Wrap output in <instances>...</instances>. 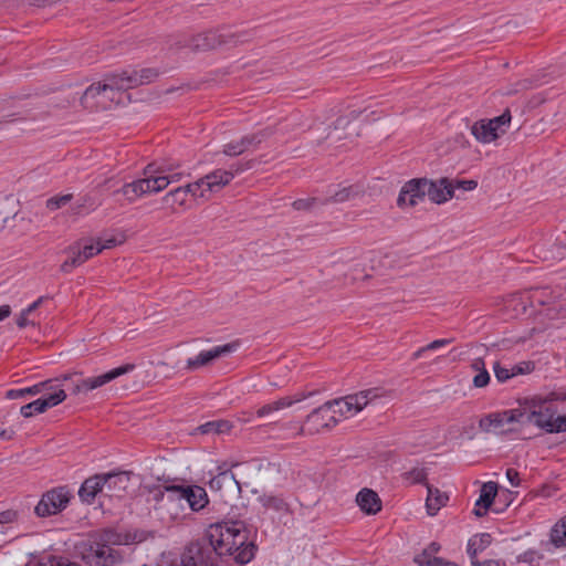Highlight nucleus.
Listing matches in <instances>:
<instances>
[{"label": "nucleus", "instance_id": "c9c22d12", "mask_svg": "<svg viewBox=\"0 0 566 566\" xmlns=\"http://www.w3.org/2000/svg\"><path fill=\"white\" fill-rule=\"evenodd\" d=\"M539 408L537 415L533 419V424L539 428V423H543L545 421L552 422L553 418L556 413V409H553L551 406H545V400H541L537 398V403Z\"/></svg>", "mask_w": 566, "mask_h": 566}, {"label": "nucleus", "instance_id": "49530a36", "mask_svg": "<svg viewBox=\"0 0 566 566\" xmlns=\"http://www.w3.org/2000/svg\"><path fill=\"white\" fill-rule=\"evenodd\" d=\"M534 86L535 85H534V81L533 80L525 78V80L516 82L513 85V87L509 91V94H514V93H520L522 91H527V90L533 88Z\"/></svg>", "mask_w": 566, "mask_h": 566}, {"label": "nucleus", "instance_id": "c85d7f7f", "mask_svg": "<svg viewBox=\"0 0 566 566\" xmlns=\"http://www.w3.org/2000/svg\"><path fill=\"white\" fill-rule=\"evenodd\" d=\"M233 428L229 420L220 419L208 421L197 428L201 434H223L229 433Z\"/></svg>", "mask_w": 566, "mask_h": 566}, {"label": "nucleus", "instance_id": "f257e3e1", "mask_svg": "<svg viewBox=\"0 0 566 566\" xmlns=\"http://www.w3.org/2000/svg\"><path fill=\"white\" fill-rule=\"evenodd\" d=\"M156 76L157 73L151 69L109 74L103 82L94 83L84 91L81 104L90 109L99 106L105 108L107 101H115L122 92L150 83Z\"/></svg>", "mask_w": 566, "mask_h": 566}, {"label": "nucleus", "instance_id": "72a5a7b5", "mask_svg": "<svg viewBox=\"0 0 566 566\" xmlns=\"http://www.w3.org/2000/svg\"><path fill=\"white\" fill-rule=\"evenodd\" d=\"M182 188H184L187 197L190 196L195 200L207 201L210 198V195H209L208 190L206 189V185H205L202 177L199 178L195 182H190L186 186H182Z\"/></svg>", "mask_w": 566, "mask_h": 566}, {"label": "nucleus", "instance_id": "9d476101", "mask_svg": "<svg viewBox=\"0 0 566 566\" xmlns=\"http://www.w3.org/2000/svg\"><path fill=\"white\" fill-rule=\"evenodd\" d=\"M135 365L126 364L120 367L114 368L105 374L88 377L76 382L72 389L73 395L87 394L94 389H97L112 380L134 370Z\"/></svg>", "mask_w": 566, "mask_h": 566}, {"label": "nucleus", "instance_id": "79ce46f5", "mask_svg": "<svg viewBox=\"0 0 566 566\" xmlns=\"http://www.w3.org/2000/svg\"><path fill=\"white\" fill-rule=\"evenodd\" d=\"M357 193L355 191V188L353 186L344 187L339 191L335 192L328 198V201L332 202H344L349 200L352 197H354Z\"/></svg>", "mask_w": 566, "mask_h": 566}, {"label": "nucleus", "instance_id": "9b49d317", "mask_svg": "<svg viewBox=\"0 0 566 566\" xmlns=\"http://www.w3.org/2000/svg\"><path fill=\"white\" fill-rule=\"evenodd\" d=\"M249 168H251L250 163L247 165H234L232 166V169L229 170L216 169L202 177L206 189L208 190L209 195L218 192L223 187L229 185L237 174H240Z\"/></svg>", "mask_w": 566, "mask_h": 566}, {"label": "nucleus", "instance_id": "f704fd0d", "mask_svg": "<svg viewBox=\"0 0 566 566\" xmlns=\"http://www.w3.org/2000/svg\"><path fill=\"white\" fill-rule=\"evenodd\" d=\"M548 544L556 548L566 546V518L560 520L552 527Z\"/></svg>", "mask_w": 566, "mask_h": 566}, {"label": "nucleus", "instance_id": "13d9d810", "mask_svg": "<svg viewBox=\"0 0 566 566\" xmlns=\"http://www.w3.org/2000/svg\"><path fill=\"white\" fill-rule=\"evenodd\" d=\"M472 566H501L500 560L496 559H488L484 562H479L476 558L471 559Z\"/></svg>", "mask_w": 566, "mask_h": 566}, {"label": "nucleus", "instance_id": "dca6fc26", "mask_svg": "<svg viewBox=\"0 0 566 566\" xmlns=\"http://www.w3.org/2000/svg\"><path fill=\"white\" fill-rule=\"evenodd\" d=\"M235 349L234 344H226L221 346H214L211 349L202 350L197 356L187 359L186 369L197 370L203 366L211 364L213 360L227 355Z\"/></svg>", "mask_w": 566, "mask_h": 566}, {"label": "nucleus", "instance_id": "2f4dec72", "mask_svg": "<svg viewBox=\"0 0 566 566\" xmlns=\"http://www.w3.org/2000/svg\"><path fill=\"white\" fill-rule=\"evenodd\" d=\"M260 501L265 510H271L279 514L291 512L290 504L282 496L263 495Z\"/></svg>", "mask_w": 566, "mask_h": 566}, {"label": "nucleus", "instance_id": "680f3d73", "mask_svg": "<svg viewBox=\"0 0 566 566\" xmlns=\"http://www.w3.org/2000/svg\"><path fill=\"white\" fill-rule=\"evenodd\" d=\"M44 296H40L36 301H34L32 304H30L25 310V314H31L34 312L44 301Z\"/></svg>", "mask_w": 566, "mask_h": 566}, {"label": "nucleus", "instance_id": "864d4df0", "mask_svg": "<svg viewBox=\"0 0 566 566\" xmlns=\"http://www.w3.org/2000/svg\"><path fill=\"white\" fill-rule=\"evenodd\" d=\"M315 202L314 198L308 199H297L293 202V208L295 210H307L312 207V205Z\"/></svg>", "mask_w": 566, "mask_h": 566}, {"label": "nucleus", "instance_id": "a878e982", "mask_svg": "<svg viewBox=\"0 0 566 566\" xmlns=\"http://www.w3.org/2000/svg\"><path fill=\"white\" fill-rule=\"evenodd\" d=\"M426 485L428 490L426 507L429 515H436L438 511L447 504L449 496L447 493L441 492L439 489L433 488L430 484Z\"/></svg>", "mask_w": 566, "mask_h": 566}, {"label": "nucleus", "instance_id": "f3484780", "mask_svg": "<svg viewBox=\"0 0 566 566\" xmlns=\"http://www.w3.org/2000/svg\"><path fill=\"white\" fill-rule=\"evenodd\" d=\"M422 185L426 187L427 197L434 203H444L453 197V182L447 178L437 181L424 179Z\"/></svg>", "mask_w": 566, "mask_h": 566}, {"label": "nucleus", "instance_id": "7c9ffc66", "mask_svg": "<svg viewBox=\"0 0 566 566\" xmlns=\"http://www.w3.org/2000/svg\"><path fill=\"white\" fill-rule=\"evenodd\" d=\"M53 380H54V385H52L51 389H54V391L48 392L46 395H44L43 397L40 398L42 400V402L44 403V407L46 410L49 408L60 405L61 402H63L66 399V392L62 388V385L60 384V379H53Z\"/></svg>", "mask_w": 566, "mask_h": 566}, {"label": "nucleus", "instance_id": "423d86ee", "mask_svg": "<svg viewBox=\"0 0 566 566\" xmlns=\"http://www.w3.org/2000/svg\"><path fill=\"white\" fill-rule=\"evenodd\" d=\"M338 423L339 418L334 413L328 400L306 416L304 424L297 427L295 436H314L329 431Z\"/></svg>", "mask_w": 566, "mask_h": 566}, {"label": "nucleus", "instance_id": "de8ad7c7", "mask_svg": "<svg viewBox=\"0 0 566 566\" xmlns=\"http://www.w3.org/2000/svg\"><path fill=\"white\" fill-rule=\"evenodd\" d=\"M490 382V374L486 369L480 370L474 377H473V386L475 388H483Z\"/></svg>", "mask_w": 566, "mask_h": 566}, {"label": "nucleus", "instance_id": "4468645a", "mask_svg": "<svg viewBox=\"0 0 566 566\" xmlns=\"http://www.w3.org/2000/svg\"><path fill=\"white\" fill-rule=\"evenodd\" d=\"M87 559L92 566H115L122 562V554L113 546L95 543L91 546Z\"/></svg>", "mask_w": 566, "mask_h": 566}, {"label": "nucleus", "instance_id": "7ed1b4c3", "mask_svg": "<svg viewBox=\"0 0 566 566\" xmlns=\"http://www.w3.org/2000/svg\"><path fill=\"white\" fill-rule=\"evenodd\" d=\"M155 510L166 522L184 520L187 515L182 500L181 485H165L154 490Z\"/></svg>", "mask_w": 566, "mask_h": 566}, {"label": "nucleus", "instance_id": "39448f33", "mask_svg": "<svg viewBox=\"0 0 566 566\" xmlns=\"http://www.w3.org/2000/svg\"><path fill=\"white\" fill-rule=\"evenodd\" d=\"M382 397L379 388H369L340 398L329 400L334 413L342 419H348L359 413L374 400Z\"/></svg>", "mask_w": 566, "mask_h": 566}, {"label": "nucleus", "instance_id": "09e8293b", "mask_svg": "<svg viewBox=\"0 0 566 566\" xmlns=\"http://www.w3.org/2000/svg\"><path fill=\"white\" fill-rule=\"evenodd\" d=\"M535 398H539L541 400H545V406L553 401H564L566 400V394L559 391H552L545 396H535Z\"/></svg>", "mask_w": 566, "mask_h": 566}, {"label": "nucleus", "instance_id": "4c0bfd02", "mask_svg": "<svg viewBox=\"0 0 566 566\" xmlns=\"http://www.w3.org/2000/svg\"><path fill=\"white\" fill-rule=\"evenodd\" d=\"M539 428L548 433L566 432V415L553 418L552 422L545 421L539 423Z\"/></svg>", "mask_w": 566, "mask_h": 566}, {"label": "nucleus", "instance_id": "338daca9", "mask_svg": "<svg viewBox=\"0 0 566 566\" xmlns=\"http://www.w3.org/2000/svg\"><path fill=\"white\" fill-rule=\"evenodd\" d=\"M90 207L91 209H95V203L91 201L88 197H84L82 202L78 205V208Z\"/></svg>", "mask_w": 566, "mask_h": 566}, {"label": "nucleus", "instance_id": "0e129e2a", "mask_svg": "<svg viewBox=\"0 0 566 566\" xmlns=\"http://www.w3.org/2000/svg\"><path fill=\"white\" fill-rule=\"evenodd\" d=\"M24 396L23 389H11L7 392V397L10 399H17Z\"/></svg>", "mask_w": 566, "mask_h": 566}, {"label": "nucleus", "instance_id": "052dcab7", "mask_svg": "<svg viewBox=\"0 0 566 566\" xmlns=\"http://www.w3.org/2000/svg\"><path fill=\"white\" fill-rule=\"evenodd\" d=\"M440 545L436 542H432L428 547H426L421 554H428V557L436 556L439 552Z\"/></svg>", "mask_w": 566, "mask_h": 566}, {"label": "nucleus", "instance_id": "774afa93", "mask_svg": "<svg viewBox=\"0 0 566 566\" xmlns=\"http://www.w3.org/2000/svg\"><path fill=\"white\" fill-rule=\"evenodd\" d=\"M427 350H428V349H424V346H423V347H421V348H419L417 352H415V353L412 354V359H413V360L419 359V358L423 355V353H424V352H427Z\"/></svg>", "mask_w": 566, "mask_h": 566}, {"label": "nucleus", "instance_id": "6e6d98bb", "mask_svg": "<svg viewBox=\"0 0 566 566\" xmlns=\"http://www.w3.org/2000/svg\"><path fill=\"white\" fill-rule=\"evenodd\" d=\"M506 478L512 486H518L521 483L520 473L515 469H512V468L507 469Z\"/></svg>", "mask_w": 566, "mask_h": 566}, {"label": "nucleus", "instance_id": "6e6552de", "mask_svg": "<svg viewBox=\"0 0 566 566\" xmlns=\"http://www.w3.org/2000/svg\"><path fill=\"white\" fill-rule=\"evenodd\" d=\"M70 499L71 494L65 486L54 488L42 495L34 512L40 517L57 514L67 506Z\"/></svg>", "mask_w": 566, "mask_h": 566}, {"label": "nucleus", "instance_id": "f03ea898", "mask_svg": "<svg viewBox=\"0 0 566 566\" xmlns=\"http://www.w3.org/2000/svg\"><path fill=\"white\" fill-rule=\"evenodd\" d=\"M170 170L171 168L166 164L160 166L149 164L144 169L143 178L124 184L114 193L122 195L128 203H133L143 196L160 192L169 186L163 172Z\"/></svg>", "mask_w": 566, "mask_h": 566}, {"label": "nucleus", "instance_id": "a211bd4d", "mask_svg": "<svg viewBox=\"0 0 566 566\" xmlns=\"http://www.w3.org/2000/svg\"><path fill=\"white\" fill-rule=\"evenodd\" d=\"M512 419H515L514 413L509 410L492 412L480 419L479 427L488 433H504L506 431L504 427L511 424Z\"/></svg>", "mask_w": 566, "mask_h": 566}, {"label": "nucleus", "instance_id": "c03bdc74", "mask_svg": "<svg viewBox=\"0 0 566 566\" xmlns=\"http://www.w3.org/2000/svg\"><path fill=\"white\" fill-rule=\"evenodd\" d=\"M493 371L499 382H505L514 377V373H512L511 368L503 367L497 361L493 365Z\"/></svg>", "mask_w": 566, "mask_h": 566}, {"label": "nucleus", "instance_id": "a18cd8bd", "mask_svg": "<svg viewBox=\"0 0 566 566\" xmlns=\"http://www.w3.org/2000/svg\"><path fill=\"white\" fill-rule=\"evenodd\" d=\"M511 369L512 373H514V376L526 375L534 370V364L531 361H521L516 365H513Z\"/></svg>", "mask_w": 566, "mask_h": 566}, {"label": "nucleus", "instance_id": "8fccbe9b", "mask_svg": "<svg viewBox=\"0 0 566 566\" xmlns=\"http://www.w3.org/2000/svg\"><path fill=\"white\" fill-rule=\"evenodd\" d=\"M454 190L462 189L464 191L474 190L478 187V181L475 180H457L453 182Z\"/></svg>", "mask_w": 566, "mask_h": 566}, {"label": "nucleus", "instance_id": "6ab92c4d", "mask_svg": "<svg viewBox=\"0 0 566 566\" xmlns=\"http://www.w3.org/2000/svg\"><path fill=\"white\" fill-rule=\"evenodd\" d=\"M312 395H313V392H308V394L300 392V394H296L294 396L281 397V398H279V399H276L274 401H271V402L265 403L262 407H260L256 410V417L258 418L270 417L274 412L283 410L285 408H290L293 405H295L296 402H301V401H303L304 399L308 398Z\"/></svg>", "mask_w": 566, "mask_h": 566}, {"label": "nucleus", "instance_id": "ddd939ff", "mask_svg": "<svg viewBox=\"0 0 566 566\" xmlns=\"http://www.w3.org/2000/svg\"><path fill=\"white\" fill-rule=\"evenodd\" d=\"M270 129H262L253 134L245 135L237 142H230L223 146V154L227 156H239L251 148H256L262 142L271 136Z\"/></svg>", "mask_w": 566, "mask_h": 566}, {"label": "nucleus", "instance_id": "1a4fd4ad", "mask_svg": "<svg viewBox=\"0 0 566 566\" xmlns=\"http://www.w3.org/2000/svg\"><path fill=\"white\" fill-rule=\"evenodd\" d=\"M115 245V240L111 239L105 241V243L101 244L97 242L96 244L91 243L87 245H84L83 248L80 247H71L69 249L70 256L62 263L61 271L69 273L72 271V269L80 266L84 262H86L92 256L98 254L104 249H109Z\"/></svg>", "mask_w": 566, "mask_h": 566}, {"label": "nucleus", "instance_id": "69168bd1", "mask_svg": "<svg viewBox=\"0 0 566 566\" xmlns=\"http://www.w3.org/2000/svg\"><path fill=\"white\" fill-rule=\"evenodd\" d=\"M11 314V307L9 305L0 306V322L7 318Z\"/></svg>", "mask_w": 566, "mask_h": 566}, {"label": "nucleus", "instance_id": "4d7b16f0", "mask_svg": "<svg viewBox=\"0 0 566 566\" xmlns=\"http://www.w3.org/2000/svg\"><path fill=\"white\" fill-rule=\"evenodd\" d=\"M38 566H80L75 563H64L55 558L49 559L46 563H40Z\"/></svg>", "mask_w": 566, "mask_h": 566}, {"label": "nucleus", "instance_id": "473e14b6", "mask_svg": "<svg viewBox=\"0 0 566 566\" xmlns=\"http://www.w3.org/2000/svg\"><path fill=\"white\" fill-rule=\"evenodd\" d=\"M187 198L188 197L181 186V187H177V188L170 190L169 192H167L161 198V201H163V203L167 205L171 209H175L176 206L186 208L187 207Z\"/></svg>", "mask_w": 566, "mask_h": 566}, {"label": "nucleus", "instance_id": "20e7f679", "mask_svg": "<svg viewBox=\"0 0 566 566\" xmlns=\"http://www.w3.org/2000/svg\"><path fill=\"white\" fill-rule=\"evenodd\" d=\"M248 39V32H232L230 30H210L207 32L192 35L186 42L185 45L193 51H208L223 46H234L239 43L247 42Z\"/></svg>", "mask_w": 566, "mask_h": 566}, {"label": "nucleus", "instance_id": "5fc2aeb1", "mask_svg": "<svg viewBox=\"0 0 566 566\" xmlns=\"http://www.w3.org/2000/svg\"><path fill=\"white\" fill-rule=\"evenodd\" d=\"M451 342H452L451 338L436 339V340L429 343L428 345H426L424 349L436 350V349L441 348V347H443L446 345H449Z\"/></svg>", "mask_w": 566, "mask_h": 566}, {"label": "nucleus", "instance_id": "0eeeda50", "mask_svg": "<svg viewBox=\"0 0 566 566\" xmlns=\"http://www.w3.org/2000/svg\"><path fill=\"white\" fill-rule=\"evenodd\" d=\"M511 113L506 109L502 115L492 119H481L471 126V134L478 142L489 144L504 134L511 123Z\"/></svg>", "mask_w": 566, "mask_h": 566}, {"label": "nucleus", "instance_id": "2eb2a0df", "mask_svg": "<svg viewBox=\"0 0 566 566\" xmlns=\"http://www.w3.org/2000/svg\"><path fill=\"white\" fill-rule=\"evenodd\" d=\"M423 181L424 179H412L406 182L399 192L397 205L400 208H405L415 207L422 202L427 197L426 187L422 185Z\"/></svg>", "mask_w": 566, "mask_h": 566}, {"label": "nucleus", "instance_id": "393cba45", "mask_svg": "<svg viewBox=\"0 0 566 566\" xmlns=\"http://www.w3.org/2000/svg\"><path fill=\"white\" fill-rule=\"evenodd\" d=\"M520 298L521 303L523 304V311H525L526 303H528L531 307H535L537 305H546L551 303L553 297L551 291L547 287H541L523 292Z\"/></svg>", "mask_w": 566, "mask_h": 566}, {"label": "nucleus", "instance_id": "37998d69", "mask_svg": "<svg viewBox=\"0 0 566 566\" xmlns=\"http://www.w3.org/2000/svg\"><path fill=\"white\" fill-rule=\"evenodd\" d=\"M52 385H54V380H50L49 379V380L35 384V385H33L31 387L23 388L24 396L25 395L35 396V395L42 394L46 389L52 388Z\"/></svg>", "mask_w": 566, "mask_h": 566}, {"label": "nucleus", "instance_id": "5701e85b", "mask_svg": "<svg viewBox=\"0 0 566 566\" xmlns=\"http://www.w3.org/2000/svg\"><path fill=\"white\" fill-rule=\"evenodd\" d=\"M497 493V485L495 482H486L480 490V496L475 502L473 513L478 517H482L486 514L488 509L492 504Z\"/></svg>", "mask_w": 566, "mask_h": 566}, {"label": "nucleus", "instance_id": "a19ab883", "mask_svg": "<svg viewBox=\"0 0 566 566\" xmlns=\"http://www.w3.org/2000/svg\"><path fill=\"white\" fill-rule=\"evenodd\" d=\"M72 198L71 193L52 197L46 200V208L51 211L57 210L67 205Z\"/></svg>", "mask_w": 566, "mask_h": 566}, {"label": "nucleus", "instance_id": "e433bc0d", "mask_svg": "<svg viewBox=\"0 0 566 566\" xmlns=\"http://www.w3.org/2000/svg\"><path fill=\"white\" fill-rule=\"evenodd\" d=\"M415 563L418 566H458L453 562L446 560L441 557L431 556L428 557V554H419L415 557Z\"/></svg>", "mask_w": 566, "mask_h": 566}, {"label": "nucleus", "instance_id": "aec40b11", "mask_svg": "<svg viewBox=\"0 0 566 566\" xmlns=\"http://www.w3.org/2000/svg\"><path fill=\"white\" fill-rule=\"evenodd\" d=\"M181 494L185 505L192 512L203 510L209 503L206 490L199 485H181Z\"/></svg>", "mask_w": 566, "mask_h": 566}, {"label": "nucleus", "instance_id": "bb28decb", "mask_svg": "<svg viewBox=\"0 0 566 566\" xmlns=\"http://www.w3.org/2000/svg\"><path fill=\"white\" fill-rule=\"evenodd\" d=\"M359 114V112L353 111L346 116L338 117L334 124L333 130L327 134L326 138L331 139L333 143L348 138V135H342L338 130H344L352 120L358 118Z\"/></svg>", "mask_w": 566, "mask_h": 566}, {"label": "nucleus", "instance_id": "c756f323", "mask_svg": "<svg viewBox=\"0 0 566 566\" xmlns=\"http://www.w3.org/2000/svg\"><path fill=\"white\" fill-rule=\"evenodd\" d=\"M492 542L488 533L476 534L469 539L467 552L471 559L476 558L478 554L484 551Z\"/></svg>", "mask_w": 566, "mask_h": 566}, {"label": "nucleus", "instance_id": "4be33fe9", "mask_svg": "<svg viewBox=\"0 0 566 566\" xmlns=\"http://www.w3.org/2000/svg\"><path fill=\"white\" fill-rule=\"evenodd\" d=\"M98 494L105 496L103 474L86 479L78 490L80 499L87 504H92Z\"/></svg>", "mask_w": 566, "mask_h": 566}, {"label": "nucleus", "instance_id": "412c9836", "mask_svg": "<svg viewBox=\"0 0 566 566\" xmlns=\"http://www.w3.org/2000/svg\"><path fill=\"white\" fill-rule=\"evenodd\" d=\"M537 398L531 397V398H524L523 400L518 401V407L514 409H509V412L514 413V418L512 419V423L518 422L522 424L525 423H532L534 417L538 412V406Z\"/></svg>", "mask_w": 566, "mask_h": 566}, {"label": "nucleus", "instance_id": "cd10ccee", "mask_svg": "<svg viewBox=\"0 0 566 566\" xmlns=\"http://www.w3.org/2000/svg\"><path fill=\"white\" fill-rule=\"evenodd\" d=\"M218 470V474L209 481L212 490L220 491L223 488H231L233 484H238L234 474L229 469L219 467Z\"/></svg>", "mask_w": 566, "mask_h": 566}, {"label": "nucleus", "instance_id": "e2e57ef3", "mask_svg": "<svg viewBox=\"0 0 566 566\" xmlns=\"http://www.w3.org/2000/svg\"><path fill=\"white\" fill-rule=\"evenodd\" d=\"M471 367L473 370H475L476 373H479L480 370H483V369H486L485 368V363L482 358H475L472 364H471Z\"/></svg>", "mask_w": 566, "mask_h": 566}, {"label": "nucleus", "instance_id": "58836bf2", "mask_svg": "<svg viewBox=\"0 0 566 566\" xmlns=\"http://www.w3.org/2000/svg\"><path fill=\"white\" fill-rule=\"evenodd\" d=\"M44 411H46V409L40 398L22 406L20 409V412L24 418H30L36 413H43Z\"/></svg>", "mask_w": 566, "mask_h": 566}, {"label": "nucleus", "instance_id": "bf43d9fd", "mask_svg": "<svg viewBox=\"0 0 566 566\" xmlns=\"http://www.w3.org/2000/svg\"><path fill=\"white\" fill-rule=\"evenodd\" d=\"M30 314H25V310H23L20 315L17 317V325L20 328H24L30 324V321L28 319V316Z\"/></svg>", "mask_w": 566, "mask_h": 566}, {"label": "nucleus", "instance_id": "b1692460", "mask_svg": "<svg viewBox=\"0 0 566 566\" xmlns=\"http://www.w3.org/2000/svg\"><path fill=\"white\" fill-rule=\"evenodd\" d=\"M356 502L360 510L368 515H374L381 510L380 497L375 491L367 488L358 492Z\"/></svg>", "mask_w": 566, "mask_h": 566}, {"label": "nucleus", "instance_id": "f8f14e48", "mask_svg": "<svg viewBox=\"0 0 566 566\" xmlns=\"http://www.w3.org/2000/svg\"><path fill=\"white\" fill-rule=\"evenodd\" d=\"M104 493L109 499H122L129 493L130 472H113L103 474Z\"/></svg>", "mask_w": 566, "mask_h": 566}, {"label": "nucleus", "instance_id": "ea45409f", "mask_svg": "<svg viewBox=\"0 0 566 566\" xmlns=\"http://www.w3.org/2000/svg\"><path fill=\"white\" fill-rule=\"evenodd\" d=\"M403 479L410 483H424L427 480V471L423 468H413L403 473Z\"/></svg>", "mask_w": 566, "mask_h": 566}, {"label": "nucleus", "instance_id": "603ef678", "mask_svg": "<svg viewBox=\"0 0 566 566\" xmlns=\"http://www.w3.org/2000/svg\"><path fill=\"white\" fill-rule=\"evenodd\" d=\"M168 167L171 168L170 171L168 172H163L164 177L166 180L169 181V185L170 184H175V182H178L181 180L182 178V174L181 172H175L174 169L177 167V166H172V165H167Z\"/></svg>", "mask_w": 566, "mask_h": 566}, {"label": "nucleus", "instance_id": "3c124183", "mask_svg": "<svg viewBox=\"0 0 566 566\" xmlns=\"http://www.w3.org/2000/svg\"><path fill=\"white\" fill-rule=\"evenodd\" d=\"M17 517H18V514L15 511L8 510L4 512H1L0 513L1 528H3L6 524H10V523L14 522L17 520Z\"/></svg>", "mask_w": 566, "mask_h": 566}]
</instances>
